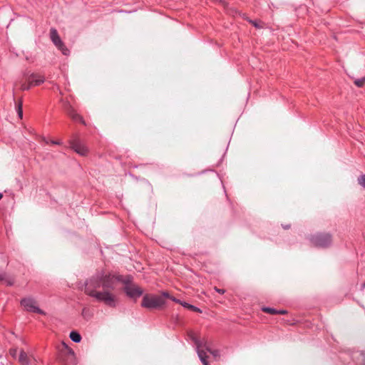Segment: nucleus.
I'll list each match as a JSON object with an SVG mask.
<instances>
[{
	"instance_id": "obj_1",
	"label": "nucleus",
	"mask_w": 365,
	"mask_h": 365,
	"mask_svg": "<svg viewBox=\"0 0 365 365\" xmlns=\"http://www.w3.org/2000/svg\"><path fill=\"white\" fill-rule=\"evenodd\" d=\"M119 282L124 284L123 291L128 297L136 299L143 295V289L133 283L131 276L124 277L105 270L98 271L86 279L84 292L95 299L96 302L114 308L117 305L118 300L112 292L115 290Z\"/></svg>"
},
{
	"instance_id": "obj_2",
	"label": "nucleus",
	"mask_w": 365,
	"mask_h": 365,
	"mask_svg": "<svg viewBox=\"0 0 365 365\" xmlns=\"http://www.w3.org/2000/svg\"><path fill=\"white\" fill-rule=\"evenodd\" d=\"M165 304V299L159 295L146 294L143 297L141 307L148 309H158Z\"/></svg>"
},
{
	"instance_id": "obj_3",
	"label": "nucleus",
	"mask_w": 365,
	"mask_h": 365,
	"mask_svg": "<svg viewBox=\"0 0 365 365\" xmlns=\"http://www.w3.org/2000/svg\"><path fill=\"white\" fill-rule=\"evenodd\" d=\"M310 242L314 247L327 248L332 243V235L327 232H319L311 236Z\"/></svg>"
},
{
	"instance_id": "obj_4",
	"label": "nucleus",
	"mask_w": 365,
	"mask_h": 365,
	"mask_svg": "<svg viewBox=\"0 0 365 365\" xmlns=\"http://www.w3.org/2000/svg\"><path fill=\"white\" fill-rule=\"evenodd\" d=\"M58 359L63 365H74L76 364L74 351L66 344L64 348L60 350Z\"/></svg>"
},
{
	"instance_id": "obj_5",
	"label": "nucleus",
	"mask_w": 365,
	"mask_h": 365,
	"mask_svg": "<svg viewBox=\"0 0 365 365\" xmlns=\"http://www.w3.org/2000/svg\"><path fill=\"white\" fill-rule=\"evenodd\" d=\"M49 36L52 43L62 53L63 55H69V49L66 47L63 41L61 40L57 30L55 28H51L50 29Z\"/></svg>"
},
{
	"instance_id": "obj_6",
	"label": "nucleus",
	"mask_w": 365,
	"mask_h": 365,
	"mask_svg": "<svg viewBox=\"0 0 365 365\" xmlns=\"http://www.w3.org/2000/svg\"><path fill=\"white\" fill-rule=\"evenodd\" d=\"M188 335L196 346L197 355L202 364L210 365L207 361L208 356L207 353L203 349H201L202 340L197 336H195V334L193 332H190Z\"/></svg>"
},
{
	"instance_id": "obj_7",
	"label": "nucleus",
	"mask_w": 365,
	"mask_h": 365,
	"mask_svg": "<svg viewBox=\"0 0 365 365\" xmlns=\"http://www.w3.org/2000/svg\"><path fill=\"white\" fill-rule=\"evenodd\" d=\"M26 81L27 83H24V90L41 85L44 82L45 78L41 74L32 73L27 78Z\"/></svg>"
},
{
	"instance_id": "obj_8",
	"label": "nucleus",
	"mask_w": 365,
	"mask_h": 365,
	"mask_svg": "<svg viewBox=\"0 0 365 365\" xmlns=\"http://www.w3.org/2000/svg\"><path fill=\"white\" fill-rule=\"evenodd\" d=\"M24 309L33 313L45 315L46 313L38 307L37 302L30 297L24 298Z\"/></svg>"
},
{
	"instance_id": "obj_9",
	"label": "nucleus",
	"mask_w": 365,
	"mask_h": 365,
	"mask_svg": "<svg viewBox=\"0 0 365 365\" xmlns=\"http://www.w3.org/2000/svg\"><path fill=\"white\" fill-rule=\"evenodd\" d=\"M70 145L71 148L80 155L85 156L88 153L87 147L78 138L71 140Z\"/></svg>"
},
{
	"instance_id": "obj_10",
	"label": "nucleus",
	"mask_w": 365,
	"mask_h": 365,
	"mask_svg": "<svg viewBox=\"0 0 365 365\" xmlns=\"http://www.w3.org/2000/svg\"><path fill=\"white\" fill-rule=\"evenodd\" d=\"M65 110L66 113L70 116V118H71L73 120L85 124V121L83 120L82 116L77 113L76 110L69 103H66L65 105Z\"/></svg>"
},
{
	"instance_id": "obj_11",
	"label": "nucleus",
	"mask_w": 365,
	"mask_h": 365,
	"mask_svg": "<svg viewBox=\"0 0 365 365\" xmlns=\"http://www.w3.org/2000/svg\"><path fill=\"white\" fill-rule=\"evenodd\" d=\"M0 283L6 286H11L14 283V279L6 273L0 274Z\"/></svg>"
},
{
	"instance_id": "obj_12",
	"label": "nucleus",
	"mask_w": 365,
	"mask_h": 365,
	"mask_svg": "<svg viewBox=\"0 0 365 365\" xmlns=\"http://www.w3.org/2000/svg\"><path fill=\"white\" fill-rule=\"evenodd\" d=\"M70 338L73 342H76V343H78L81 340V336L80 335V334L78 332H77L76 331H72L70 333Z\"/></svg>"
},
{
	"instance_id": "obj_13",
	"label": "nucleus",
	"mask_w": 365,
	"mask_h": 365,
	"mask_svg": "<svg viewBox=\"0 0 365 365\" xmlns=\"http://www.w3.org/2000/svg\"><path fill=\"white\" fill-rule=\"evenodd\" d=\"M262 312H264L265 313H267V314H272V315L277 314V309H274V308H271V307H264L262 308Z\"/></svg>"
},
{
	"instance_id": "obj_14",
	"label": "nucleus",
	"mask_w": 365,
	"mask_h": 365,
	"mask_svg": "<svg viewBox=\"0 0 365 365\" xmlns=\"http://www.w3.org/2000/svg\"><path fill=\"white\" fill-rule=\"evenodd\" d=\"M182 306L185 307V308H187L190 310H192L194 312H201L200 309L192 304H190L189 303H187V302H183V304H182Z\"/></svg>"
},
{
	"instance_id": "obj_15",
	"label": "nucleus",
	"mask_w": 365,
	"mask_h": 365,
	"mask_svg": "<svg viewBox=\"0 0 365 365\" xmlns=\"http://www.w3.org/2000/svg\"><path fill=\"white\" fill-rule=\"evenodd\" d=\"M202 340L201 349H203L205 352L207 351V349H211L206 339L203 338Z\"/></svg>"
},
{
	"instance_id": "obj_16",
	"label": "nucleus",
	"mask_w": 365,
	"mask_h": 365,
	"mask_svg": "<svg viewBox=\"0 0 365 365\" xmlns=\"http://www.w3.org/2000/svg\"><path fill=\"white\" fill-rule=\"evenodd\" d=\"M354 84L359 88L363 87L364 85L365 84V76L361 78L355 80Z\"/></svg>"
},
{
	"instance_id": "obj_17",
	"label": "nucleus",
	"mask_w": 365,
	"mask_h": 365,
	"mask_svg": "<svg viewBox=\"0 0 365 365\" xmlns=\"http://www.w3.org/2000/svg\"><path fill=\"white\" fill-rule=\"evenodd\" d=\"M358 183L365 188V174L360 175L357 179Z\"/></svg>"
},
{
	"instance_id": "obj_18",
	"label": "nucleus",
	"mask_w": 365,
	"mask_h": 365,
	"mask_svg": "<svg viewBox=\"0 0 365 365\" xmlns=\"http://www.w3.org/2000/svg\"><path fill=\"white\" fill-rule=\"evenodd\" d=\"M207 352L210 353L215 358L220 356V351L218 349H207Z\"/></svg>"
},
{
	"instance_id": "obj_19",
	"label": "nucleus",
	"mask_w": 365,
	"mask_h": 365,
	"mask_svg": "<svg viewBox=\"0 0 365 365\" xmlns=\"http://www.w3.org/2000/svg\"><path fill=\"white\" fill-rule=\"evenodd\" d=\"M21 106H22V103L20 101L19 103V105H18V114H19L20 118H23V111H22Z\"/></svg>"
},
{
	"instance_id": "obj_20",
	"label": "nucleus",
	"mask_w": 365,
	"mask_h": 365,
	"mask_svg": "<svg viewBox=\"0 0 365 365\" xmlns=\"http://www.w3.org/2000/svg\"><path fill=\"white\" fill-rule=\"evenodd\" d=\"M31 361H32V359L30 357H29L24 354V365H28V364H31Z\"/></svg>"
},
{
	"instance_id": "obj_21",
	"label": "nucleus",
	"mask_w": 365,
	"mask_h": 365,
	"mask_svg": "<svg viewBox=\"0 0 365 365\" xmlns=\"http://www.w3.org/2000/svg\"><path fill=\"white\" fill-rule=\"evenodd\" d=\"M170 299H171L173 302H176V303H178V304H181V305H182V304H183V302H182V301H181L180 299H177V298H176V297H170Z\"/></svg>"
},
{
	"instance_id": "obj_22",
	"label": "nucleus",
	"mask_w": 365,
	"mask_h": 365,
	"mask_svg": "<svg viewBox=\"0 0 365 365\" xmlns=\"http://www.w3.org/2000/svg\"><path fill=\"white\" fill-rule=\"evenodd\" d=\"M214 289L219 294H223L225 292V289H220L217 287H215Z\"/></svg>"
},
{
	"instance_id": "obj_23",
	"label": "nucleus",
	"mask_w": 365,
	"mask_h": 365,
	"mask_svg": "<svg viewBox=\"0 0 365 365\" xmlns=\"http://www.w3.org/2000/svg\"><path fill=\"white\" fill-rule=\"evenodd\" d=\"M161 297L163 298V297H165V298H168L170 299V297H172L173 296L170 295L168 292H162V295Z\"/></svg>"
},
{
	"instance_id": "obj_24",
	"label": "nucleus",
	"mask_w": 365,
	"mask_h": 365,
	"mask_svg": "<svg viewBox=\"0 0 365 365\" xmlns=\"http://www.w3.org/2000/svg\"><path fill=\"white\" fill-rule=\"evenodd\" d=\"M9 353L13 357H15L16 354V349H10Z\"/></svg>"
},
{
	"instance_id": "obj_25",
	"label": "nucleus",
	"mask_w": 365,
	"mask_h": 365,
	"mask_svg": "<svg viewBox=\"0 0 365 365\" xmlns=\"http://www.w3.org/2000/svg\"><path fill=\"white\" fill-rule=\"evenodd\" d=\"M287 313V310L284 309H277V314H285Z\"/></svg>"
},
{
	"instance_id": "obj_26",
	"label": "nucleus",
	"mask_w": 365,
	"mask_h": 365,
	"mask_svg": "<svg viewBox=\"0 0 365 365\" xmlns=\"http://www.w3.org/2000/svg\"><path fill=\"white\" fill-rule=\"evenodd\" d=\"M250 22L256 28H260V26L255 21L250 20Z\"/></svg>"
},
{
	"instance_id": "obj_27",
	"label": "nucleus",
	"mask_w": 365,
	"mask_h": 365,
	"mask_svg": "<svg viewBox=\"0 0 365 365\" xmlns=\"http://www.w3.org/2000/svg\"><path fill=\"white\" fill-rule=\"evenodd\" d=\"M51 143L53 145H61V142L58 140H51Z\"/></svg>"
},
{
	"instance_id": "obj_28",
	"label": "nucleus",
	"mask_w": 365,
	"mask_h": 365,
	"mask_svg": "<svg viewBox=\"0 0 365 365\" xmlns=\"http://www.w3.org/2000/svg\"><path fill=\"white\" fill-rule=\"evenodd\" d=\"M19 360V361H21V360H23V351L22 350L20 351Z\"/></svg>"
},
{
	"instance_id": "obj_29",
	"label": "nucleus",
	"mask_w": 365,
	"mask_h": 365,
	"mask_svg": "<svg viewBox=\"0 0 365 365\" xmlns=\"http://www.w3.org/2000/svg\"><path fill=\"white\" fill-rule=\"evenodd\" d=\"M87 312H88V310H87L86 308H84V309H83V311H82V315H83L84 317H86V315H87V313H86Z\"/></svg>"
},
{
	"instance_id": "obj_30",
	"label": "nucleus",
	"mask_w": 365,
	"mask_h": 365,
	"mask_svg": "<svg viewBox=\"0 0 365 365\" xmlns=\"http://www.w3.org/2000/svg\"><path fill=\"white\" fill-rule=\"evenodd\" d=\"M43 140L46 144H48V141L45 138H43Z\"/></svg>"
},
{
	"instance_id": "obj_31",
	"label": "nucleus",
	"mask_w": 365,
	"mask_h": 365,
	"mask_svg": "<svg viewBox=\"0 0 365 365\" xmlns=\"http://www.w3.org/2000/svg\"><path fill=\"white\" fill-rule=\"evenodd\" d=\"M289 227H290L289 225L284 226V228L286 229V230L289 229Z\"/></svg>"
},
{
	"instance_id": "obj_32",
	"label": "nucleus",
	"mask_w": 365,
	"mask_h": 365,
	"mask_svg": "<svg viewBox=\"0 0 365 365\" xmlns=\"http://www.w3.org/2000/svg\"><path fill=\"white\" fill-rule=\"evenodd\" d=\"M361 287L363 289H365V282L362 284Z\"/></svg>"
},
{
	"instance_id": "obj_33",
	"label": "nucleus",
	"mask_w": 365,
	"mask_h": 365,
	"mask_svg": "<svg viewBox=\"0 0 365 365\" xmlns=\"http://www.w3.org/2000/svg\"><path fill=\"white\" fill-rule=\"evenodd\" d=\"M3 197V195L1 193H0V200Z\"/></svg>"
}]
</instances>
